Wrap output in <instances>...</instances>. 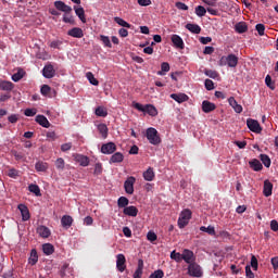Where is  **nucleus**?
Listing matches in <instances>:
<instances>
[{
	"instance_id": "39448f33",
	"label": "nucleus",
	"mask_w": 278,
	"mask_h": 278,
	"mask_svg": "<svg viewBox=\"0 0 278 278\" xmlns=\"http://www.w3.org/2000/svg\"><path fill=\"white\" fill-rule=\"evenodd\" d=\"M188 274L191 277H202L203 276V271L201 270V266H199V264H197V263H189Z\"/></svg>"
},
{
	"instance_id": "f8f14e48",
	"label": "nucleus",
	"mask_w": 278,
	"mask_h": 278,
	"mask_svg": "<svg viewBox=\"0 0 278 278\" xmlns=\"http://www.w3.org/2000/svg\"><path fill=\"white\" fill-rule=\"evenodd\" d=\"M17 210H20L22 214V220L27 222L31 217L29 215V208H27V205L25 204H18Z\"/></svg>"
},
{
	"instance_id": "774afa93",
	"label": "nucleus",
	"mask_w": 278,
	"mask_h": 278,
	"mask_svg": "<svg viewBox=\"0 0 278 278\" xmlns=\"http://www.w3.org/2000/svg\"><path fill=\"white\" fill-rule=\"evenodd\" d=\"M270 229H271V231H278V223H277V220H271L270 222Z\"/></svg>"
},
{
	"instance_id": "052dcab7",
	"label": "nucleus",
	"mask_w": 278,
	"mask_h": 278,
	"mask_svg": "<svg viewBox=\"0 0 278 278\" xmlns=\"http://www.w3.org/2000/svg\"><path fill=\"white\" fill-rule=\"evenodd\" d=\"M245 277L247 278H255V274H253V270H251V266H245Z\"/></svg>"
},
{
	"instance_id": "0e129e2a",
	"label": "nucleus",
	"mask_w": 278,
	"mask_h": 278,
	"mask_svg": "<svg viewBox=\"0 0 278 278\" xmlns=\"http://www.w3.org/2000/svg\"><path fill=\"white\" fill-rule=\"evenodd\" d=\"M103 173V165L101 163H97L94 165V175H101Z\"/></svg>"
},
{
	"instance_id": "2f4dec72",
	"label": "nucleus",
	"mask_w": 278,
	"mask_h": 278,
	"mask_svg": "<svg viewBox=\"0 0 278 278\" xmlns=\"http://www.w3.org/2000/svg\"><path fill=\"white\" fill-rule=\"evenodd\" d=\"M42 251L45 255H53V253L55 252V248L51 243H45L42 245Z\"/></svg>"
},
{
	"instance_id": "79ce46f5",
	"label": "nucleus",
	"mask_w": 278,
	"mask_h": 278,
	"mask_svg": "<svg viewBox=\"0 0 278 278\" xmlns=\"http://www.w3.org/2000/svg\"><path fill=\"white\" fill-rule=\"evenodd\" d=\"M200 231H204L205 233H208V236H216V229H214L213 226H201Z\"/></svg>"
},
{
	"instance_id": "603ef678",
	"label": "nucleus",
	"mask_w": 278,
	"mask_h": 278,
	"mask_svg": "<svg viewBox=\"0 0 278 278\" xmlns=\"http://www.w3.org/2000/svg\"><path fill=\"white\" fill-rule=\"evenodd\" d=\"M265 84L267 88H269L270 90H275V81H273V78L270 77V75H267L265 77Z\"/></svg>"
},
{
	"instance_id": "680f3d73",
	"label": "nucleus",
	"mask_w": 278,
	"mask_h": 278,
	"mask_svg": "<svg viewBox=\"0 0 278 278\" xmlns=\"http://www.w3.org/2000/svg\"><path fill=\"white\" fill-rule=\"evenodd\" d=\"M37 113H38V110L36 109H26L24 111L25 116H36Z\"/></svg>"
},
{
	"instance_id": "ea45409f",
	"label": "nucleus",
	"mask_w": 278,
	"mask_h": 278,
	"mask_svg": "<svg viewBox=\"0 0 278 278\" xmlns=\"http://www.w3.org/2000/svg\"><path fill=\"white\" fill-rule=\"evenodd\" d=\"M98 131L101 134L102 138H108V125L105 124H99L98 125Z\"/></svg>"
},
{
	"instance_id": "20e7f679",
	"label": "nucleus",
	"mask_w": 278,
	"mask_h": 278,
	"mask_svg": "<svg viewBox=\"0 0 278 278\" xmlns=\"http://www.w3.org/2000/svg\"><path fill=\"white\" fill-rule=\"evenodd\" d=\"M190 218H192V211L190 208H185L181 211L178 218V227L179 229H184L188 223H190Z\"/></svg>"
},
{
	"instance_id": "412c9836",
	"label": "nucleus",
	"mask_w": 278,
	"mask_h": 278,
	"mask_svg": "<svg viewBox=\"0 0 278 278\" xmlns=\"http://www.w3.org/2000/svg\"><path fill=\"white\" fill-rule=\"evenodd\" d=\"M228 103L229 105H231V108L235 110L237 114H242V110H243L242 105L238 104V101H236V98L230 97L228 99Z\"/></svg>"
},
{
	"instance_id": "1a4fd4ad",
	"label": "nucleus",
	"mask_w": 278,
	"mask_h": 278,
	"mask_svg": "<svg viewBox=\"0 0 278 278\" xmlns=\"http://www.w3.org/2000/svg\"><path fill=\"white\" fill-rule=\"evenodd\" d=\"M116 151V143L114 142H108L102 144L101 147V153L104 155H112V153H115Z\"/></svg>"
},
{
	"instance_id": "2eb2a0df",
	"label": "nucleus",
	"mask_w": 278,
	"mask_h": 278,
	"mask_svg": "<svg viewBox=\"0 0 278 278\" xmlns=\"http://www.w3.org/2000/svg\"><path fill=\"white\" fill-rule=\"evenodd\" d=\"M67 36H71L72 38H84V29L74 27L67 31Z\"/></svg>"
},
{
	"instance_id": "c03bdc74",
	"label": "nucleus",
	"mask_w": 278,
	"mask_h": 278,
	"mask_svg": "<svg viewBox=\"0 0 278 278\" xmlns=\"http://www.w3.org/2000/svg\"><path fill=\"white\" fill-rule=\"evenodd\" d=\"M170 260H174V262H177L178 264H180V262H182V254L176 251H173L170 253Z\"/></svg>"
},
{
	"instance_id": "09e8293b",
	"label": "nucleus",
	"mask_w": 278,
	"mask_h": 278,
	"mask_svg": "<svg viewBox=\"0 0 278 278\" xmlns=\"http://www.w3.org/2000/svg\"><path fill=\"white\" fill-rule=\"evenodd\" d=\"M204 74L206 75V77H210L211 79H217V77H219L218 72L214 70H205Z\"/></svg>"
},
{
	"instance_id": "72a5a7b5",
	"label": "nucleus",
	"mask_w": 278,
	"mask_h": 278,
	"mask_svg": "<svg viewBox=\"0 0 278 278\" xmlns=\"http://www.w3.org/2000/svg\"><path fill=\"white\" fill-rule=\"evenodd\" d=\"M35 168L38 173H46V170L49 168V164L39 161L35 164Z\"/></svg>"
},
{
	"instance_id": "4c0bfd02",
	"label": "nucleus",
	"mask_w": 278,
	"mask_h": 278,
	"mask_svg": "<svg viewBox=\"0 0 278 278\" xmlns=\"http://www.w3.org/2000/svg\"><path fill=\"white\" fill-rule=\"evenodd\" d=\"M260 160L266 168H270L271 161H270V156H268V154H261Z\"/></svg>"
},
{
	"instance_id": "5fc2aeb1",
	"label": "nucleus",
	"mask_w": 278,
	"mask_h": 278,
	"mask_svg": "<svg viewBox=\"0 0 278 278\" xmlns=\"http://www.w3.org/2000/svg\"><path fill=\"white\" fill-rule=\"evenodd\" d=\"M149 278H164V270L157 269L154 273H152Z\"/></svg>"
},
{
	"instance_id": "8fccbe9b",
	"label": "nucleus",
	"mask_w": 278,
	"mask_h": 278,
	"mask_svg": "<svg viewBox=\"0 0 278 278\" xmlns=\"http://www.w3.org/2000/svg\"><path fill=\"white\" fill-rule=\"evenodd\" d=\"M66 166V162H64V159L59 157L55 161V167L58 168V170H64V167Z\"/></svg>"
},
{
	"instance_id": "4be33fe9",
	"label": "nucleus",
	"mask_w": 278,
	"mask_h": 278,
	"mask_svg": "<svg viewBox=\"0 0 278 278\" xmlns=\"http://www.w3.org/2000/svg\"><path fill=\"white\" fill-rule=\"evenodd\" d=\"M235 31L237 34H247L249 31V26L247 25V22H239L235 25Z\"/></svg>"
},
{
	"instance_id": "9b49d317",
	"label": "nucleus",
	"mask_w": 278,
	"mask_h": 278,
	"mask_svg": "<svg viewBox=\"0 0 278 278\" xmlns=\"http://www.w3.org/2000/svg\"><path fill=\"white\" fill-rule=\"evenodd\" d=\"M42 75L46 79H52V77H55V68H53V65H46L42 70Z\"/></svg>"
},
{
	"instance_id": "49530a36",
	"label": "nucleus",
	"mask_w": 278,
	"mask_h": 278,
	"mask_svg": "<svg viewBox=\"0 0 278 278\" xmlns=\"http://www.w3.org/2000/svg\"><path fill=\"white\" fill-rule=\"evenodd\" d=\"M117 205L118 207H127L129 205V199L125 198V197H121L117 200Z\"/></svg>"
},
{
	"instance_id": "37998d69",
	"label": "nucleus",
	"mask_w": 278,
	"mask_h": 278,
	"mask_svg": "<svg viewBox=\"0 0 278 278\" xmlns=\"http://www.w3.org/2000/svg\"><path fill=\"white\" fill-rule=\"evenodd\" d=\"M8 177H11V179H17V177H21V172L16 168H10L8 170Z\"/></svg>"
},
{
	"instance_id": "c85d7f7f",
	"label": "nucleus",
	"mask_w": 278,
	"mask_h": 278,
	"mask_svg": "<svg viewBox=\"0 0 278 278\" xmlns=\"http://www.w3.org/2000/svg\"><path fill=\"white\" fill-rule=\"evenodd\" d=\"M75 14L78 16V18L81 21V23H86V11L84 10L83 7H74Z\"/></svg>"
},
{
	"instance_id": "bb28decb",
	"label": "nucleus",
	"mask_w": 278,
	"mask_h": 278,
	"mask_svg": "<svg viewBox=\"0 0 278 278\" xmlns=\"http://www.w3.org/2000/svg\"><path fill=\"white\" fill-rule=\"evenodd\" d=\"M123 212L125 216H132V217L138 216V207L136 206H126Z\"/></svg>"
},
{
	"instance_id": "423d86ee",
	"label": "nucleus",
	"mask_w": 278,
	"mask_h": 278,
	"mask_svg": "<svg viewBox=\"0 0 278 278\" xmlns=\"http://www.w3.org/2000/svg\"><path fill=\"white\" fill-rule=\"evenodd\" d=\"M247 126L250 129V131H253V134H262V126H260V122L249 118L247 121Z\"/></svg>"
},
{
	"instance_id": "c9c22d12",
	"label": "nucleus",
	"mask_w": 278,
	"mask_h": 278,
	"mask_svg": "<svg viewBox=\"0 0 278 278\" xmlns=\"http://www.w3.org/2000/svg\"><path fill=\"white\" fill-rule=\"evenodd\" d=\"M28 190L29 192H33L35 197H42V193H40V187L38 185H34V184L29 185Z\"/></svg>"
},
{
	"instance_id": "ddd939ff",
	"label": "nucleus",
	"mask_w": 278,
	"mask_h": 278,
	"mask_svg": "<svg viewBox=\"0 0 278 278\" xmlns=\"http://www.w3.org/2000/svg\"><path fill=\"white\" fill-rule=\"evenodd\" d=\"M214 110H216V104L204 100L202 102V112H204L205 114H210V112H214Z\"/></svg>"
},
{
	"instance_id": "13d9d810",
	"label": "nucleus",
	"mask_w": 278,
	"mask_h": 278,
	"mask_svg": "<svg viewBox=\"0 0 278 278\" xmlns=\"http://www.w3.org/2000/svg\"><path fill=\"white\" fill-rule=\"evenodd\" d=\"M25 74V72L23 71H18L17 73L12 75V79L14 81H21V79L23 78V75Z\"/></svg>"
},
{
	"instance_id": "7c9ffc66",
	"label": "nucleus",
	"mask_w": 278,
	"mask_h": 278,
	"mask_svg": "<svg viewBox=\"0 0 278 278\" xmlns=\"http://www.w3.org/2000/svg\"><path fill=\"white\" fill-rule=\"evenodd\" d=\"M76 162H78L80 166H88V164H90V159L86 155L78 154L76 155Z\"/></svg>"
},
{
	"instance_id": "cd10ccee",
	"label": "nucleus",
	"mask_w": 278,
	"mask_h": 278,
	"mask_svg": "<svg viewBox=\"0 0 278 278\" xmlns=\"http://www.w3.org/2000/svg\"><path fill=\"white\" fill-rule=\"evenodd\" d=\"M143 179L146 181H153V179H155V172H153V167H149L143 172Z\"/></svg>"
},
{
	"instance_id": "e433bc0d",
	"label": "nucleus",
	"mask_w": 278,
	"mask_h": 278,
	"mask_svg": "<svg viewBox=\"0 0 278 278\" xmlns=\"http://www.w3.org/2000/svg\"><path fill=\"white\" fill-rule=\"evenodd\" d=\"M168 71H170V64L163 62L161 64V71L157 72V75L164 76L166 73H168Z\"/></svg>"
},
{
	"instance_id": "7ed1b4c3",
	"label": "nucleus",
	"mask_w": 278,
	"mask_h": 278,
	"mask_svg": "<svg viewBox=\"0 0 278 278\" xmlns=\"http://www.w3.org/2000/svg\"><path fill=\"white\" fill-rule=\"evenodd\" d=\"M219 66H228L229 68H236L238 66V56L236 54L224 55L218 61Z\"/></svg>"
},
{
	"instance_id": "3c124183",
	"label": "nucleus",
	"mask_w": 278,
	"mask_h": 278,
	"mask_svg": "<svg viewBox=\"0 0 278 278\" xmlns=\"http://www.w3.org/2000/svg\"><path fill=\"white\" fill-rule=\"evenodd\" d=\"M100 40H101V42H103L104 47L112 49V42L110 41V37H108L105 35H101Z\"/></svg>"
},
{
	"instance_id": "f704fd0d",
	"label": "nucleus",
	"mask_w": 278,
	"mask_h": 278,
	"mask_svg": "<svg viewBox=\"0 0 278 278\" xmlns=\"http://www.w3.org/2000/svg\"><path fill=\"white\" fill-rule=\"evenodd\" d=\"M28 263L30 266H36V264H38V252L36 250H31Z\"/></svg>"
},
{
	"instance_id": "a19ab883",
	"label": "nucleus",
	"mask_w": 278,
	"mask_h": 278,
	"mask_svg": "<svg viewBox=\"0 0 278 278\" xmlns=\"http://www.w3.org/2000/svg\"><path fill=\"white\" fill-rule=\"evenodd\" d=\"M115 23L121 27H126L127 29H131V24L127 23L125 20L121 17H114Z\"/></svg>"
},
{
	"instance_id": "bf43d9fd",
	"label": "nucleus",
	"mask_w": 278,
	"mask_h": 278,
	"mask_svg": "<svg viewBox=\"0 0 278 278\" xmlns=\"http://www.w3.org/2000/svg\"><path fill=\"white\" fill-rule=\"evenodd\" d=\"M147 239L149 240V242H155V240H157V235L153 231H149L147 235Z\"/></svg>"
},
{
	"instance_id": "9d476101",
	"label": "nucleus",
	"mask_w": 278,
	"mask_h": 278,
	"mask_svg": "<svg viewBox=\"0 0 278 278\" xmlns=\"http://www.w3.org/2000/svg\"><path fill=\"white\" fill-rule=\"evenodd\" d=\"M54 8H56L59 12H64L65 14H71L73 12V8L68 7L63 1H55Z\"/></svg>"
},
{
	"instance_id": "dca6fc26",
	"label": "nucleus",
	"mask_w": 278,
	"mask_h": 278,
	"mask_svg": "<svg viewBox=\"0 0 278 278\" xmlns=\"http://www.w3.org/2000/svg\"><path fill=\"white\" fill-rule=\"evenodd\" d=\"M0 90H3L4 92H12V90H14V83L0 80Z\"/></svg>"
},
{
	"instance_id": "a878e982",
	"label": "nucleus",
	"mask_w": 278,
	"mask_h": 278,
	"mask_svg": "<svg viewBox=\"0 0 278 278\" xmlns=\"http://www.w3.org/2000/svg\"><path fill=\"white\" fill-rule=\"evenodd\" d=\"M144 270V261L141 258L138 261V267L134 273V278H142V273Z\"/></svg>"
},
{
	"instance_id": "5701e85b",
	"label": "nucleus",
	"mask_w": 278,
	"mask_h": 278,
	"mask_svg": "<svg viewBox=\"0 0 278 278\" xmlns=\"http://www.w3.org/2000/svg\"><path fill=\"white\" fill-rule=\"evenodd\" d=\"M125 160V155L121 152L114 153L110 159V164H121Z\"/></svg>"
},
{
	"instance_id": "a18cd8bd",
	"label": "nucleus",
	"mask_w": 278,
	"mask_h": 278,
	"mask_svg": "<svg viewBox=\"0 0 278 278\" xmlns=\"http://www.w3.org/2000/svg\"><path fill=\"white\" fill-rule=\"evenodd\" d=\"M195 14L197 16L203 17L205 16V14H207V9H205V7L203 5H198L195 8Z\"/></svg>"
},
{
	"instance_id": "f257e3e1",
	"label": "nucleus",
	"mask_w": 278,
	"mask_h": 278,
	"mask_svg": "<svg viewBox=\"0 0 278 278\" xmlns=\"http://www.w3.org/2000/svg\"><path fill=\"white\" fill-rule=\"evenodd\" d=\"M132 108L138 110V112H144L146 114H149V116H157V109L153 104L142 105L139 102H132Z\"/></svg>"
},
{
	"instance_id": "f03ea898",
	"label": "nucleus",
	"mask_w": 278,
	"mask_h": 278,
	"mask_svg": "<svg viewBox=\"0 0 278 278\" xmlns=\"http://www.w3.org/2000/svg\"><path fill=\"white\" fill-rule=\"evenodd\" d=\"M146 138L149 140L150 144L157 147V144H162V138L160 137V132L157 129L150 127L146 131Z\"/></svg>"
},
{
	"instance_id": "4468645a",
	"label": "nucleus",
	"mask_w": 278,
	"mask_h": 278,
	"mask_svg": "<svg viewBox=\"0 0 278 278\" xmlns=\"http://www.w3.org/2000/svg\"><path fill=\"white\" fill-rule=\"evenodd\" d=\"M37 233L38 236H40V238H49V236H51V229H49V227L47 226H38L37 227Z\"/></svg>"
},
{
	"instance_id": "0eeeda50",
	"label": "nucleus",
	"mask_w": 278,
	"mask_h": 278,
	"mask_svg": "<svg viewBox=\"0 0 278 278\" xmlns=\"http://www.w3.org/2000/svg\"><path fill=\"white\" fill-rule=\"evenodd\" d=\"M136 184V177L130 176L124 182V190L126 194H134V185Z\"/></svg>"
},
{
	"instance_id": "de8ad7c7",
	"label": "nucleus",
	"mask_w": 278,
	"mask_h": 278,
	"mask_svg": "<svg viewBox=\"0 0 278 278\" xmlns=\"http://www.w3.org/2000/svg\"><path fill=\"white\" fill-rule=\"evenodd\" d=\"M86 77H87L89 84H91L92 86H97L99 84V80L97 78H94V74H92L91 72H88L86 74Z\"/></svg>"
},
{
	"instance_id": "4d7b16f0",
	"label": "nucleus",
	"mask_w": 278,
	"mask_h": 278,
	"mask_svg": "<svg viewBox=\"0 0 278 278\" xmlns=\"http://www.w3.org/2000/svg\"><path fill=\"white\" fill-rule=\"evenodd\" d=\"M255 29L258 36H264V31H266V26H264V24H256Z\"/></svg>"
},
{
	"instance_id": "a211bd4d",
	"label": "nucleus",
	"mask_w": 278,
	"mask_h": 278,
	"mask_svg": "<svg viewBox=\"0 0 278 278\" xmlns=\"http://www.w3.org/2000/svg\"><path fill=\"white\" fill-rule=\"evenodd\" d=\"M192 260H194V252L185 249L182 251V261L186 262V264H191Z\"/></svg>"
},
{
	"instance_id": "f3484780",
	"label": "nucleus",
	"mask_w": 278,
	"mask_h": 278,
	"mask_svg": "<svg viewBox=\"0 0 278 278\" xmlns=\"http://www.w3.org/2000/svg\"><path fill=\"white\" fill-rule=\"evenodd\" d=\"M36 123H38V125H41V127H45L46 129H49L51 127V123H49V119L45 115H37Z\"/></svg>"
},
{
	"instance_id": "69168bd1",
	"label": "nucleus",
	"mask_w": 278,
	"mask_h": 278,
	"mask_svg": "<svg viewBox=\"0 0 278 278\" xmlns=\"http://www.w3.org/2000/svg\"><path fill=\"white\" fill-rule=\"evenodd\" d=\"M50 47H51V49H60V47H62V41L54 40V41L50 42Z\"/></svg>"
},
{
	"instance_id": "e2e57ef3",
	"label": "nucleus",
	"mask_w": 278,
	"mask_h": 278,
	"mask_svg": "<svg viewBox=\"0 0 278 278\" xmlns=\"http://www.w3.org/2000/svg\"><path fill=\"white\" fill-rule=\"evenodd\" d=\"M204 86L206 90H214V81L212 79H206Z\"/></svg>"
},
{
	"instance_id": "58836bf2",
	"label": "nucleus",
	"mask_w": 278,
	"mask_h": 278,
	"mask_svg": "<svg viewBox=\"0 0 278 278\" xmlns=\"http://www.w3.org/2000/svg\"><path fill=\"white\" fill-rule=\"evenodd\" d=\"M96 116H100L102 118H105L108 116V109L103 106H98L94 112Z\"/></svg>"
},
{
	"instance_id": "338daca9",
	"label": "nucleus",
	"mask_w": 278,
	"mask_h": 278,
	"mask_svg": "<svg viewBox=\"0 0 278 278\" xmlns=\"http://www.w3.org/2000/svg\"><path fill=\"white\" fill-rule=\"evenodd\" d=\"M251 266L253 270H257V257H255V255H252L251 257Z\"/></svg>"
},
{
	"instance_id": "6ab92c4d",
	"label": "nucleus",
	"mask_w": 278,
	"mask_h": 278,
	"mask_svg": "<svg viewBox=\"0 0 278 278\" xmlns=\"http://www.w3.org/2000/svg\"><path fill=\"white\" fill-rule=\"evenodd\" d=\"M263 194H264V197L273 195V182H270V180H268V179L264 181Z\"/></svg>"
},
{
	"instance_id": "473e14b6",
	"label": "nucleus",
	"mask_w": 278,
	"mask_h": 278,
	"mask_svg": "<svg viewBox=\"0 0 278 278\" xmlns=\"http://www.w3.org/2000/svg\"><path fill=\"white\" fill-rule=\"evenodd\" d=\"M186 29H188V31H191V34H201V26H199V24H187L186 25Z\"/></svg>"
},
{
	"instance_id": "6e6552de",
	"label": "nucleus",
	"mask_w": 278,
	"mask_h": 278,
	"mask_svg": "<svg viewBox=\"0 0 278 278\" xmlns=\"http://www.w3.org/2000/svg\"><path fill=\"white\" fill-rule=\"evenodd\" d=\"M127 258H125V254H117L116 255V268L119 270V273H125V269L127 268Z\"/></svg>"
},
{
	"instance_id": "393cba45",
	"label": "nucleus",
	"mask_w": 278,
	"mask_h": 278,
	"mask_svg": "<svg viewBox=\"0 0 278 278\" xmlns=\"http://www.w3.org/2000/svg\"><path fill=\"white\" fill-rule=\"evenodd\" d=\"M172 42H173L174 47H176L177 49H184V47H185L184 39H181V37H179V35H173Z\"/></svg>"
},
{
	"instance_id": "864d4df0",
	"label": "nucleus",
	"mask_w": 278,
	"mask_h": 278,
	"mask_svg": "<svg viewBox=\"0 0 278 278\" xmlns=\"http://www.w3.org/2000/svg\"><path fill=\"white\" fill-rule=\"evenodd\" d=\"M63 23H70L73 25L75 23V18H73V15L71 13H65L63 16Z\"/></svg>"
},
{
	"instance_id": "b1692460",
	"label": "nucleus",
	"mask_w": 278,
	"mask_h": 278,
	"mask_svg": "<svg viewBox=\"0 0 278 278\" xmlns=\"http://www.w3.org/2000/svg\"><path fill=\"white\" fill-rule=\"evenodd\" d=\"M249 164H250V168H252V170H255V173H260V170L264 168V166L262 165V162H260V160L257 159L250 161Z\"/></svg>"
},
{
	"instance_id": "aec40b11",
	"label": "nucleus",
	"mask_w": 278,
	"mask_h": 278,
	"mask_svg": "<svg viewBox=\"0 0 278 278\" xmlns=\"http://www.w3.org/2000/svg\"><path fill=\"white\" fill-rule=\"evenodd\" d=\"M169 97L177 103H186V101L189 99L188 94L186 93H172Z\"/></svg>"
},
{
	"instance_id": "6e6d98bb",
	"label": "nucleus",
	"mask_w": 278,
	"mask_h": 278,
	"mask_svg": "<svg viewBox=\"0 0 278 278\" xmlns=\"http://www.w3.org/2000/svg\"><path fill=\"white\" fill-rule=\"evenodd\" d=\"M40 92L43 97L49 96V92H51V87L49 85H42Z\"/></svg>"
},
{
	"instance_id": "c756f323",
	"label": "nucleus",
	"mask_w": 278,
	"mask_h": 278,
	"mask_svg": "<svg viewBox=\"0 0 278 278\" xmlns=\"http://www.w3.org/2000/svg\"><path fill=\"white\" fill-rule=\"evenodd\" d=\"M61 224H62V227H64L65 229H68V227L73 225V217L71 215H64L61 218Z\"/></svg>"
}]
</instances>
